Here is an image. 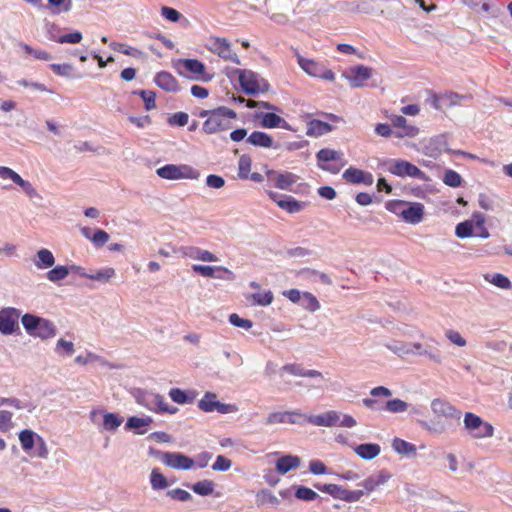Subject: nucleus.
<instances>
[{"label":"nucleus","instance_id":"1","mask_svg":"<svg viewBox=\"0 0 512 512\" xmlns=\"http://www.w3.org/2000/svg\"><path fill=\"white\" fill-rule=\"evenodd\" d=\"M237 114L234 110L221 106L214 110L203 123V131L207 134H214L230 128L229 119L236 118Z\"/></svg>","mask_w":512,"mask_h":512},{"label":"nucleus","instance_id":"2","mask_svg":"<svg viewBox=\"0 0 512 512\" xmlns=\"http://www.w3.org/2000/svg\"><path fill=\"white\" fill-rule=\"evenodd\" d=\"M134 397L139 405L155 413L175 414L178 411L177 407L169 406L164 397L157 393L137 390Z\"/></svg>","mask_w":512,"mask_h":512},{"label":"nucleus","instance_id":"3","mask_svg":"<svg viewBox=\"0 0 512 512\" xmlns=\"http://www.w3.org/2000/svg\"><path fill=\"white\" fill-rule=\"evenodd\" d=\"M463 423L464 429L473 439H485L494 435V427L472 412L464 414Z\"/></svg>","mask_w":512,"mask_h":512},{"label":"nucleus","instance_id":"4","mask_svg":"<svg viewBox=\"0 0 512 512\" xmlns=\"http://www.w3.org/2000/svg\"><path fill=\"white\" fill-rule=\"evenodd\" d=\"M238 74L239 83L242 90L249 95H257L269 90L268 82L259 74L251 70L235 71Z\"/></svg>","mask_w":512,"mask_h":512},{"label":"nucleus","instance_id":"5","mask_svg":"<svg viewBox=\"0 0 512 512\" xmlns=\"http://www.w3.org/2000/svg\"><path fill=\"white\" fill-rule=\"evenodd\" d=\"M156 174L167 180H180V179H198L200 172L187 164L175 165L167 164L156 170Z\"/></svg>","mask_w":512,"mask_h":512},{"label":"nucleus","instance_id":"6","mask_svg":"<svg viewBox=\"0 0 512 512\" xmlns=\"http://www.w3.org/2000/svg\"><path fill=\"white\" fill-rule=\"evenodd\" d=\"M207 49L225 61L240 64L238 55L233 51L232 45L226 38L212 36L208 39Z\"/></svg>","mask_w":512,"mask_h":512},{"label":"nucleus","instance_id":"7","mask_svg":"<svg viewBox=\"0 0 512 512\" xmlns=\"http://www.w3.org/2000/svg\"><path fill=\"white\" fill-rule=\"evenodd\" d=\"M198 408L205 412L211 413L217 411L219 414H229L238 411L234 404H225L217 400V395L212 392H206L198 402Z\"/></svg>","mask_w":512,"mask_h":512},{"label":"nucleus","instance_id":"8","mask_svg":"<svg viewBox=\"0 0 512 512\" xmlns=\"http://www.w3.org/2000/svg\"><path fill=\"white\" fill-rule=\"evenodd\" d=\"M174 68L181 75H186L185 72H188L187 76L193 79L209 81L212 78L204 75L205 65L197 59H178L174 63Z\"/></svg>","mask_w":512,"mask_h":512},{"label":"nucleus","instance_id":"9","mask_svg":"<svg viewBox=\"0 0 512 512\" xmlns=\"http://www.w3.org/2000/svg\"><path fill=\"white\" fill-rule=\"evenodd\" d=\"M21 316L20 310L7 307L0 310V333L3 335H12L19 331L18 320Z\"/></svg>","mask_w":512,"mask_h":512},{"label":"nucleus","instance_id":"10","mask_svg":"<svg viewBox=\"0 0 512 512\" xmlns=\"http://www.w3.org/2000/svg\"><path fill=\"white\" fill-rule=\"evenodd\" d=\"M157 455L166 466L177 470H189L194 467V459L180 452H158Z\"/></svg>","mask_w":512,"mask_h":512},{"label":"nucleus","instance_id":"11","mask_svg":"<svg viewBox=\"0 0 512 512\" xmlns=\"http://www.w3.org/2000/svg\"><path fill=\"white\" fill-rule=\"evenodd\" d=\"M363 405L373 411L386 410L390 413H402L408 409V403L401 399H391L385 403H380L374 398H364Z\"/></svg>","mask_w":512,"mask_h":512},{"label":"nucleus","instance_id":"12","mask_svg":"<svg viewBox=\"0 0 512 512\" xmlns=\"http://www.w3.org/2000/svg\"><path fill=\"white\" fill-rule=\"evenodd\" d=\"M388 170L390 173L399 177L409 176L422 181L427 180L426 174L408 161L395 160L391 163Z\"/></svg>","mask_w":512,"mask_h":512},{"label":"nucleus","instance_id":"13","mask_svg":"<svg viewBox=\"0 0 512 512\" xmlns=\"http://www.w3.org/2000/svg\"><path fill=\"white\" fill-rule=\"evenodd\" d=\"M431 410L436 417H442L447 421H459L462 415L455 406L440 398L432 400Z\"/></svg>","mask_w":512,"mask_h":512},{"label":"nucleus","instance_id":"14","mask_svg":"<svg viewBox=\"0 0 512 512\" xmlns=\"http://www.w3.org/2000/svg\"><path fill=\"white\" fill-rule=\"evenodd\" d=\"M373 70L364 65H356L349 68L344 76L353 88H360L365 86L366 81L372 77Z\"/></svg>","mask_w":512,"mask_h":512},{"label":"nucleus","instance_id":"15","mask_svg":"<svg viewBox=\"0 0 512 512\" xmlns=\"http://www.w3.org/2000/svg\"><path fill=\"white\" fill-rule=\"evenodd\" d=\"M0 178L12 180L15 184L19 185L22 188V190L26 193V195L29 198H40L39 193L33 187V185L29 181L24 180L18 173H16L11 168L0 166Z\"/></svg>","mask_w":512,"mask_h":512},{"label":"nucleus","instance_id":"16","mask_svg":"<svg viewBox=\"0 0 512 512\" xmlns=\"http://www.w3.org/2000/svg\"><path fill=\"white\" fill-rule=\"evenodd\" d=\"M305 416L307 414H303L299 411H278V412H272L270 413L265 423L267 425H274V424H301L302 422L300 419L305 420Z\"/></svg>","mask_w":512,"mask_h":512},{"label":"nucleus","instance_id":"17","mask_svg":"<svg viewBox=\"0 0 512 512\" xmlns=\"http://www.w3.org/2000/svg\"><path fill=\"white\" fill-rule=\"evenodd\" d=\"M192 270L203 277H214L217 279L233 280L234 273L223 266H207L195 264L192 266Z\"/></svg>","mask_w":512,"mask_h":512},{"label":"nucleus","instance_id":"18","mask_svg":"<svg viewBox=\"0 0 512 512\" xmlns=\"http://www.w3.org/2000/svg\"><path fill=\"white\" fill-rule=\"evenodd\" d=\"M392 126L396 129L394 136L397 138L415 137L419 134V128L408 123L401 115H393L390 118Z\"/></svg>","mask_w":512,"mask_h":512},{"label":"nucleus","instance_id":"19","mask_svg":"<svg viewBox=\"0 0 512 512\" xmlns=\"http://www.w3.org/2000/svg\"><path fill=\"white\" fill-rule=\"evenodd\" d=\"M267 193L271 200L288 213H297L304 207L302 202L297 201L292 196L280 195L274 191H268Z\"/></svg>","mask_w":512,"mask_h":512},{"label":"nucleus","instance_id":"20","mask_svg":"<svg viewBox=\"0 0 512 512\" xmlns=\"http://www.w3.org/2000/svg\"><path fill=\"white\" fill-rule=\"evenodd\" d=\"M305 420L314 426L337 427L339 424L337 422L339 420V412L330 410L319 415H307L305 416Z\"/></svg>","mask_w":512,"mask_h":512},{"label":"nucleus","instance_id":"21","mask_svg":"<svg viewBox=\"0 0 512 512\" xmlns=\"http://www.w3.org/2000/svg\"><path fill=\"white\" fill-rule=\"evenodd\" d=\"M279 371H280L281 375L283 373H288L290 375L297 376V377H309V378H314V379H318V380L323 379V375L320 371L312 370V369H305L304 367H302V365L297 364V363L286 364V365L282 366Z\"/></svg>","mask_w":512,"mask_h":512},{"label":"nucleus","instance_id":"22","mask_svg":"<svg viewBox=\"0 0 512 512\" xmlns=\"http://www.w3.org/2000/svg\"><path fill=\"white\" fill-rule=\"evenodd\" d=\"M246 142L252 146L266 149H279L281 147V145L279 143H276L269 134L262 131H253L246 138Z\"/></svg>","mask_w":512,"mask_h":512},{"label":"nucleus","instance_id":"23","mask_svg":"<svg viewBox=\"0 0 512 512\" xmlns=\"http://www.w3.org/2000/svg\"><path fill=\"white\" fill-rule=\"evenodd\" d=\"M424 205L419 202H407L402 219L409 224H418L423 220Z\"/></svg>","mask_w":512,"mask_h":512},{"label":"nucleus","instance_id":"24","mask_svg":"<svg viewBox=\"0 0 512 512\" xmlns=\"http://www.w3.org/2000/svg\"><path fill=\"white\" fill-rule=\"evenodd\" d=\"M256 117L260 118V126L263 128H283L286 130H290L288 122L284 118L280 117L275 113H260L257 114Z\"/></svg>","mask_w":512,"mask_h":512},{"label":"nucleus","instance_id":"25","mask_svg":"<svg viewBox=\"0 0 512 512\" xmlns=\"http://www.w3.org/2000/svg\"><path fill=\"white\" fill-rule=\"evenodd\" d=\"M342 176L344 180L353 184L363 183L365 185H372L374 181L371 173L354 167L346 169Z\"/></svg>","mask_w":512,"mask_h":512},{"label":"nucleus","instance_id":"26","mask_svg":"<svg viewBox=\"0 0 512 512\" xmlns=\"http://www.w3.org/2000/svg\"><path fill=\"white\" fill-rule=\"evenodd\" d=\"M181 251L184 256L189 257L194 260H199L203 262H216L218 261V257L208 250H204L194 246L182 247Z\"/></svg>","mask_w":512,"mask_h":512},{"label":"nucleus","instance_id":"27","mask_svg":"<svg viewBox=\"0 0 512 512\" xmlns=\"http://www.w3.org/2000/svg\"><path fill=\"white\" fill-rule=\"evenodd\" d=\"M154 82L159 88L166 92H177L180 89L176 78L166 71L157 73Z\"/></svg>","mask_w":512,"mask_h":512},{"label":"nucleus","instance_id":"28","mask_svg":"<svg viewBox=\"0 0 512 512\" xmlns=\"http://www.w3.org/2000/svg\"><path fill=\"white\" fill-rule=\"evenodd\" d=\"M153 422L150 416L146 417H129L125 424L126 430H133L136 434L143 435L147 432L146 427Z\"/></svg>","mask_w":512,"mask_h":512},{"label":"nucleus","instance_id":"29","mask_svg":"<svg viewBox=\"0 0 512 512\" xmlns=\"http://www.w3.org/2000/svg\"><path fill=\"white\" fill-rule=\"evenodd\" d=\"M363 495V490H347L342 486L335 484L332 497H334L335 499L351 503L359 501L363 497Z\"/></svg>","mask_w":512,"mask_h":512},{"label":"nucleus","instance_id":"30","mask_svg":"<svg viewBox=\"0 0 512 512\" xmlns=\"http://www.w3.org/2000/svg\"><path fill=\"white\" fill-rule=\"evenodd\" d=\"M55 264V257L53 253L46 249L42 248L37 251L35 259H34V265L39 270H44L53 267Z\"/></svg>","mask_w":512,"mask_h":512},{"label":"nucleus","instance_id":"31","mask_svg":"<svg viewBox=\"0 0 512 512\" xmlns=\"http://www.w3.org/2000/svg\"><path fill=\"white\" fill-rule=\"evenodd\" d=\"M300 466V458L294 455H284L278 458L276 461V470L284 475L292 469H296Z\"/></svg>","mask_w":512,"mask_h":512},{"label":"nucleus","instance_id":"32","mask_svg":"<svg viewBox=\"0 0 512 512\" xmlns=\"http://www.w3.org/2000/svg\"><path fill=\"white\" fill-rule=\"evenodd\" d=\"M332 129L333 128L329 123L313 119L307 123L306 135L310 137H318L331 132Z\"/></svg>","mask_w":512,"mask_h":512},{"label":"nucleus","instance_id":"33","mask_svg":"<svg viewBox=\"0 0 512 512\" xmlns=\"http://www.w3.org/2000/svg\"><path fill=\"white\" fill-rule=\"evenodd\" d=\"M355 453L364 460H372L377 457L381 448L376 443H364L354 448Z\"/></svg>","mask_w":512,"mask_h":512},{"label":"nucleus","instance_id":"34","mask_svg":"<svg viewBox=\"0 0 512 512\" xmlns=\"http://www.w3.org/2000/svg\"><path fill=\"white\" fill-rule=\"evenodd\" d=\"M392 448L393 450L404 456H416V446L410 442H407L401 438H394L392 440Z\"/></svg>","mask_w":512,"mask_h":512},{"label":"nucleus","instance_id":"35","mask_svg":"<svg viewBox=\"0 0 512 512\" xmlns=\"http://www.w3.org/2000/svg\"><path fill=\"white\" fill-rule=\"evenodd\" d=\"M56 332L57 329L55 325L50 320L43 318L39 323L37 330L33 334V337H39L43 340H46L54 337Z\"/></svg>","mask_w":512,"mask_h":512},{"label":"nucleus","instance_id":"36","mask_svg":"<svg viewBox=\"0 0 512 512\" xmlns=\"http://www.w3.org/2000/svg\"><path fill=\"white\" fill-rule=\"evenodd\" d=\"M297 62L299 66L310 76L318 77L320 75V69L322 64L312 60L305 58L297 53Z\"/></svg>","mask_w":512,"mask_h":512},{"label":"nucleus","instance_id":"37","mask_svg":"<svg viewBox=\"0 0 512 512\" xmlns=\"http://www.w3.org/2000/svg\"><path fill=\"white\" fill-rule=\"evenodd\" d=\"M38 437H39V435L32 430H29V429L22 430L19 433V441H20L22 449L25 452L30 453L34 448V445H35Z\"/></svg>","mask_w":512,"mask_h":512},{"label":"nucleus","instance_id":"38","mask_svg":"<svg viewBox=\"0 0 512 512\" xmlns=\"http://www.w3.org/2000/svg\"><path fill=\"white\" fill-rule=\"evenodd\" d=\"M109 47L114 51L120 52L124 55L132 56L137 59L144 57V53L141 50L124 43L110 42Z\"/></svg>","mask_w":512,"mask_h":512},{"label":"nucleus","instance_id":"39","mask_svg":"<svg viewBox=\"0 0 512 512\" xmlns=\"http://www.w3.org/2000/svg\"><path fill=\"white\" fill-rule=\"evenodd\" d=\"M342 153L328 148L319 150L316 154L318 164H326L328 162H338L342 160Z\"/></svg>","mask_w":512,"mask_h":512},{"label":"nucleus","instance_id":"40","mask_svg":"<svg viewBox=\"0 0 512 512\" xmlns=\"http://www.w3.org/2000/svg\"><path fill=\"white\" fill-rule=\"evenodd\" d=\"M256 502L258 506L269 505L272 507H277L280 503L277 496L267 489H263L257 493Z\"/></svg>","mask_w":512,"mask_h":512},{"label":"nucleus","instance_id":"41","mask_svg":"<svg viewBox=\"0 0 512 512\" xmlns=\"http://www.w3.org/2000/svg\"><path fill=\"white\" fill-rule=\"evenodd\" d=\"M123 423V418L116 413L104 412L103 414V428L106 431H116Z\"/></svg>","mask_w":512,"mask_h":512},{"label":"nucleus","instance_id":"42","mask_svg":"<svg viewBox=\"0 0 512 512\" xmlns=\"http://www.w3.org/2000/svg\"><path fill=\"white\" fill-rule=\"evenodd\" d=\"M42 319V317L27 313L21 317V322L26 332L33 336Z\"/></svg>","mask_w":512,"mask_h":512},{"label":"nucleus","instance_id":"43","mask_svg":"<svg viewBox=\"0 0 512 512\" xmlns=\"http://www.w3.org/2000/svg\"><path fill=\"white\" fill-rule=\"evenodd\" d=\"M274 295L272 291L256 292L250 296L251 304L254 306H268L273 302Z\"/></svg>","mask_w":512,"mask_h":512},{"label":"nucleus","instance_id":"44","mask_svg":"<svg viewBox=\"0 0 512 512\" xmlns=\"http://www.w3.org/2000/svg\"><path fill=\"white\" fill-rule=\"evenodd\" d=\"M70 274L68 266L58 265L49 270L46 277L49 281L56 283L64 280Z\"/></svg>","mask_w":512,"mask_h":512},{"label":"nucleus","instance_id":"45","mask_svg":"<svg viewBox=\"0 0 512 512\" xmlns=\"http://www.w3.org/2000/svg\"><path fill=\"white\" fill-rule=\"evenodd\" d=\"M299 305L309 312H315L320 309L318 299L310 292H303Z\"/></svg>","mask_w":512,"mask_h":512},{"label":"nucleus","instance_id":"46","mask_svg":"<svg viewBox=\"0 0 512 512\" xmlns=\"http://www.w3.org/2000/svg\"><path fill=\"white\" fill-rule=\"evenodd\" d=\"M385 347L393 352L394 354L403 357L406 355H410V343L393 340L385 344Z\"/></svg>","mask_w":512,"mask_h":512},{"label":"nucleus","instance_id":"47","mask_svg":"<svg viewBox=\"0 0 512 512\" xmlns=\"http://www.w3.org/2000/svg\"><path fill=\"white\" fill-rule=\"evenodd\" d=\"M252 159L249 155L243 154L238 160V177L248 179L251 171Z\"/></svg>","mask_w":512,"mask_h":512},{"label":"nucleus","instance_id":"48","mask_svg":"<svg viewBox=\"0 0 512 512\" xmlns=\"http://www.w3.org/2000/svg\"><path fill=\"white\" fill-rule=\"evenodd\" d=\"M49 38L51 40L56 41L57 43H60V44H63V43L77 44V43L81 42L83 36L80 31H74L72 33L65 34V35L59 36L58 38H55L52 35V31L49 30Z\"/></svg>","mask_w":512,"mask_h":512},{"label":"nucleus","instance_id":"49","mask_svg":"<svg viewBox=\"0 0 512 512\" xmlns=\"http://www.w3.org/2000/svg\"><path fill=\"white\" fill-rule=\"evenodd\" d=\"M150 483L153 490H161L168 487L167 478L158 469L152 470Z\"/></svg>","mask_w":512,"mask_h":512},{"label":"nucleus","instance_id":"50","mask_svg":"<svg viewBox=\"0 0 512 512\" xmlns=\"http://www.w3.org/2000/svg\"><path fill=\"white\" fill-rule=\"evenodd\" d=\"M214 483L211 480H202L191 486L193 492L200 496H208L211 495L214 491Z\"/></svg>","mask_w":512,"mask_h":512},{"label":"nucleus","instance_id":"51","mask_svg":"<svg viewBox=\"0 0 512 512\" xmlns=\"http://www.w3.org/2000/svg\"><path fill=\"white\" fill-rule=\"evenodd\" d=\"M169 397L173 402L177 404H186L193 402L195 396L192 394L189 396L185 391L179 388H172L169 391Z\"/></svg>","mask_w":512,"mask_h":512},{"label":"nucleus","instance_id":"52","mask_svg":"<svg viewBox=\"0 0 512 512\" xmlns=\"http://www.w3.org/2000/svg\"><path fill=\"white\" fill-rule=\"evenodd\" d=\"M485 279L489 281L491 284L501 289H510L512 287L509 278L500 273L486 275Z\"/></svg>","mask_w":512,"mask_h":512},{"label":"nucleus","instance_id":"53","mask_svg":"<svg viewBox=\"0 0 512 512\" xmlns=\"http://www.w3.org/2000/svg\"><path fill=\"white\" fill-rule=\"evenodd\" d=\"M298 180V176L291 172H281L279 178H278V189L281 190H290L291 186L295 184Z\"/></svg>","mask_w":512,"mask_h":512},{"label":"nucleus","instance_id":"54","mask_svg":"<svg viewBox=\"0 0 512 512\" xmlns=\"http://www.w3.org/2000/svg\"><path fill=\"white\" fill-rule=\"evenodd\" d=\"M473 229V221L466 220L456 225L455 235L461 239L468 238L473 235Z\"/></svg>","mask_w":512,"mask_h":512},{"label":"nucleus","instance_id":"55","mask_svg":"<svg viewBox=\"0 0 512 512\" xmlns=\"http://www.w3.org/2000/svg\"><path fill=\"white\" fill-rule=\"evenodd\" d=\"M116 275L114 268L107 267L89 275V279L106 283Z\"/></svg>","mask_w":512,"mask_h":512},{"label":"nucleus","instance_id":"56","mask_svg":"<svg viewBox=\"0 0 512 512\" xmlns=\"http://www.w3.org/2000/svg\"><path fill=\"white\" fill-rule=\"evenodd\" d=\"M31 456H36L42 459H46L49 455L48 447L45 440L39 435L33 450L30 452Z\"/></svg>","mask_w":512,"mask_h":512},{"label":"nucleus","instance_id":"57","mask_svg":"<svg viewBox=\"0 0 512 512\" xmlns=\"http://www.w3.org/2000/svg\"><path fill=\"white\" fill-rule=\"evenodd\" d=\"M295 497L303 501H314L319 497V495L308 487L299 486L296 489Z\"/></svg>","mask_w":512,"mask_h":512},{"label":"nucleus","instance_id":"58","mask_svg":"<svg viewBox=\"0 0 512 512\" xmlns=\"http://www.w3.org/2000/svg\"><path fill=\"white\" fill-rule=\"evenodd\" d=\"M443 182L450 187H459L462 182V178L459 173L454 170H447L444 173Z\"/></svg>","mask_w":512,"mask_h":512},{"label":"nucleus","instance_id":"59","mask_svg":"<svg viewBox=\"0 0 512 512\" xmlns=\"http://www.w3.org/2000/svg\"><path fill=\"white\" fill-rule=\"evenodd\" d=\"M424 356L435 363L442 362L441 352L433 345L426 344L423 350Z\"/></svg>","mask_w":512,"mask_h":512},{"label":"nucleus","instance_id":"60","mask_svg":"<svg viewBox=\"0 0 512 512\" xmlns=\"http://www.w3.org/2000/svg\"><path fill=\"white\" fill-rule=\"evenodd\" d=\"M229 322H230L231 325H233L235 327H239V328L245 329V330H249L253 326L252 321H250L249 319L241 318L236 313H232L229 316Z\"/></svg>","mask_w":512,"mask_h":512},{"label":"nucleus","instance_id":"61","mask_svg":"<svg viewBox=\"0 0 512 512\" xmlns=\"http://www.w3.org/2000/svg\"><path fill=\"white\" fill-rule=\"evenodd\" d=\"M189 115L185 112H176L168 118V123L172 126L183 127L188 124Z\"/></svg>","mask_w":512,"mask_h":512},{"label":"nucleus","instance_id":"62","mask_svg":"<svg viewBox=\"0 0 512 512\" xmlns=\"http://www.w3.org/2000/svg\"><path fill=\"white\" fill-rule=\"evenodd\" d=\"M406 203L407 202L401 200H391L386 203V209L402 218Z\"/></svg>","mask_w":512,"mask_h":512},{"label":"nucleus","instance_id":"63","mask_svg":"<svg viewBox=\"0 0 512 512\" xmlns=\"http://www.w3.org/2000/svg\"><path fill=\"white\" fill-rule=\"evenodd\" d=\"M167 496L173 500H178L181 502H186V501L192 499V495L189 492H187L186 490L180 489V488H175V489L169 490L167 492Z\"/></svg>","mask_w":512,"mask_h":512},{"label":"nucleus","instance_id":"64","mask_svg":"<svg viewBox=\"0 0 512 512\" xmlns=\"http://www.w3.org/2000/svg\"><path fill=\"white\" fill-rule=\"evenodd\" d=\"M232 462L228 458L223 455H218L214 464L212 465V469L214 471L225 472L231 468Z\"/></svg>","mask_w":512,"mask_h":512}]
</instances>
